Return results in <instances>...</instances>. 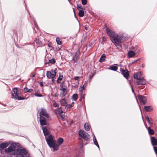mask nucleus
<instances>
[{"mask_svg": "<svg viewBox=\"0 0 157 157\" xmlns=\"http://www.w3.org/2000/svg\"><path fill=\"white\" fill-rule=\"evenodd\" d=\"M49 128L48 126L42 127V129L45 139L49 146L53 148L52 151H55L58 150V146L55 144V141L53 137L51 135L47 136L49 133Z\"/></svg>", "mask_w": 157, "mask_h": 157, "instance_id": "1", "label": "nucleus"}, {"mask_svg": "<svg viewBox=\"0 0 157 157\" xmlns=\"http://www.w3.org/2000/svg\"><path fill=\"white\" fill-rule=\"evenodd\" d=\"M106 31L107 34L109 36L113 42H118V39L119 38L118 35L113 31L108 28L106 29Z\"/></svg>", "mask_w": 157, "mask_h": 157, "instance_id": "2", "label": "nucleus"}, {"mask_svg": "<svg viewBox=\"0 0 157 157\" xmlns=\"http://www.w3.org/2000/svg\"><path fill=\"white\" fill-rule=\"evenodd\" d=\"M9 147L5 150V152L7 153H11L12 155H15L16 153V144L12 142H11Z\"/></svg>", "mask_w": 157, "mask_h": 157, "instance_id": "3", "label": "nucleus"}, {"mask_svg": "<svg viewBox=\"0 0 157 157\" xmlns=\"http://www.w3.org/2000/svg\"><path fill=\"white\" fill-rule=\"evenodd\" d=\"M15 155L16 157H30L27 154V151L25 149H17Z\"/></svg>", "mask_w": 157, "mask_h": 157, "instance_id": "4", "label": "nucleus"}, {"mask_svg": "<svg viewBox=\"0 0 157 157\" xmlns=\"http://www.w3.org/2000/svg\"><path fill=\"white\" fill-rule=\"evenodd\" d=\"M20 94L17 92V88L13 89L12 92V98L15 100H23L24 98H22L20 96Z\"/></svg>", "mask_w": 157, "mask_h": 157, "instance_id": "5", "label": "nucleus"}, {"mask_svg": "<svg viewBox=\"0 0 157 157\" xmlns=\"http://www.w3.org/2000/svg\"><path fill=\"white\" fill-rule=\"evenodd\" d=\"M79 135L86 140H88L89 139L88 134L83 130H81L79 131Z\"/></svg>", "mask_w": 157, "mask_h": 157, "instance_id": "6", "label": "nucleus"}, {"mask_svg": "<svg viewBox=\"0 0 157 157\" xmlns=\"http://www.w3.org/2000/svg\"><path fill=\"white\" fill-rule=\"evenodd\" d=\"M56 72L55 70H52L51 71H48L46 75L47 77L49 78H53L56 75Z\"/></svg>", "mask_w": 157, "mask_h": 157, "instance_id": "7", "label": "nucleus"}, {"mask_svg": "<svg viewBox=\"0 0 157 157\" xmlns=\"http://www.w3.org/2000/svg\"><path fill=\"white\" fill-rule=\"evenodd\" d=\"M39 112L40 113V116H42V115L44 116L47 117H48V115L46 113V110L44 109H42L39 110Z\"/></svg>", "mask_w": 157, "mask_h": 157, "instance_id": "8", "label": "nucleus"}, {"mask_svg": "<svg viewBox=\"0 0 157 157\" xmlns=\"http://www.w3.org/2000/svg\"><path fill=\"white\" fill-rule=\"evenodd\" d=\"M133 77L134 78L139 80L142 78V74L140 72H137L134 75Z\"/></svg>", "mask_w": 157, "mask_h": 157, "instance_id": "9", "label": "nucleus"}, {"mask_svg": "<svg viewBox=\"0 0 157 157\" xmlns=\"http://www.w3.org/2000/svg\"><path fill=\"white\" fill-rule=\"evenodd\" d=\"M11 142H9L6 143H3L0 144V147L1 149H3L7 147L9 144H10Z\"/></svg>", "mask_w": 157, "mask_h": 157, "instance_id": "10", "label": "nucleus"}, {"mask_svg": "<svg viewBox=\"0 0 157 157\" xmlns=\"http://www.w3.org/2000/svg\"><path fill=\"white\" fill-rule=\"evenodd\" d=\"M67 93L66 89L62 87L60 89V96L61 97H63Z\"/></svg>", "mask_w": 157, "mask_h": 157, "instance_id": "11", "label": "nucleus"}, {"mask_svg": "<svg viewBox=\"0 0 157 157\" xmlns=\"http://www.w3.org/2000/svg\"><path fill=\"white\" fill-rule=\"evenodd\" d=\"M151 142L153 146L157 145V139L154 137H151Z\"/></svg>", "mask_w": 157, "mask_h": 157, "instance_id": "12", "label": "nucleus"}, {"mask_svg": "<svg viewBox=\"0 0 157 157\" xmlns=\"http://www.w3.org/2000/svg\"><path fill=\"white\" fill-rule=\"evenodd\" d=\"M137 85H144L146 83L145 81L143 78H142L136 81Z\"/></svg>", "mask_w": 157, "mask_h": 157, "instance_id": "13", "label": "nucleus"}, {"mask_svg": "<svg viewBox=\"0 0 157 157\" xmlns=\"http://www.w3.org/2000/svg\"><path fill=\"white\" fill-rule=\"evenodd\" d=\"M139 98L140 102L143 104H144L146 102V98L142 96H140Z\"/></svg>", "mask_w": 157, "mask_h": 157, "instance_id": "14", "label": "nucleus"}, {"mask_svg": "<svg viewBox=\"0 0 157 157\" xmlns=\"http://www.w3.org/2000/svg\"><path fill=\"white\" fill-rule=\"evenodd\" d=\"M40 121L41 125H43L46 124V121L43 117L40 116Z\"/></svg>", "mask_w": 157, "mask_h": 157, "instance_id": "15", "label": "nucleus"}, {"mask_svg": "<svg viewBox=\"0 0 157 157\" xmlns=\"http://www.w3.org/2000/svg\"><path fill=\"white\" fill-rule=\"evenodd\" d=\"M118 42L113 43L115 44V45L118 49H121V46L119 44L120 43L121 40L119 38L118 39Z\"/></svg>", "mask_w": 157, "mask_h": 157, "instance_id": "16", "label": "nucleus"}, {"mask_svg": "<svg viewBox=\"0 0 157 157\" xmlns=\"http://www.w3.org/2000/svg\"><path fill=\"white\" fill-rule=\"evenodd\" d=\"M54 140L55 141V144H56L57 145V146H58V147H59V146L61 144L63 141V140L62 138H59L57 140V142H58V144H57L56 143V141L54 139Z\"/></svg>", "mask_w": 157, "mask_h": 157, "instance_id": "17", "label": "nucleus"}, {"mask_svg": "<svg viewBox=\"0 0 157 157\" xmlns=\"http://www.w3.org/2000/svg\"><path fill=\"white\" fill-rule=\"evenodd\" d=\"M60 102L61 105L62 106H65L67 105V103L66 101L65 98L62 99L60 101Z\"/></svg>", "mask_w": 157, "mask_h": 157, "instance_id": "18", "label": "nucleus"}, {"mask_svg": "<svg viewBox=\"0 0 157 157\" xmlns=\"http://www.w3.org/2000/svg\"><path fill=\"white\" fill-rule=\"evenodd\" d=\"M148 132L149 134L151 135H153L155 133L154 131L150 127H148Z\"/></svg>", "mask_w": 157, "mask_h": 157, "instance_id": "19", "label": "nucleus"}, {"mask_svg": "<svg viewBox=\"0 0 157 157\" xmlns=\"http://www.w3.org/2000/svg\"><path fill=\"white\" fill-rule=\"evenodd\" d=\"M123 75L125 78H127L128 75V72L127 70H123L122 71Z\"/></svg>", "mask_w": 157, "mask_h": 157, "instance_id": "20", "label": "nucleus"}, {"mask_svg": "<svg viewBox=\"0 0 157 157\" xmlns=\"http://www.w3.org/2000/svg\"><path fill=\"white\" fill-rule=\"evenodd\" d=\"M128 56L129 57H132L135 55V53L132 51H130L128 52Z\"/></svg>", "mask_w": 157, "mask_h": 157, "instance_id": "21", "label": "nucleus"}, {"mask_svg": "<svg viewBox=\"0 0 157 157\" xmlns=\"http://www.w3.org/2000/svg\"><path fill=\"white\" fill-rule=\"evenodd\" d=\"M105 54H103L100 58L99 62L101 63L104 62L105 60Z\"/></svg>", "mask_w": 157, "mask_h": 157, "instance_id": "22", "label": "nucleus"}, {"mask_svg": "<svg viewBox=\"0 0 157 157\" xmlns=\"http://www.w3.org/2000/svg\"><path fill=\"white\" fill-rule=\"evenodd\" d=\"M109 69L114 71H116L117 69V66H111L109 67Z\"/></svg>", "mask_w": 157, "mask_h": 157, "instance_id": "23", "label": "nucleus"}, {"mask_svg": "<svg viewBox=\"0 0 157 157\" xmlns=\"http://www.w3.org/2000/svg\"><path fill=\"white\" fill-rule=\"evenodd\" d=\"M78 54L77 53H76L75 54V55L73 58V61L74 62H76L77 60L78 59Z\"/></svg>", "mask_w": 157, "mask_h": 157, "instance_id": "24", "label": "nucleus"}, {"mask_svg": "<svg viewBox=\"0 0 157 157\" xmlns=\"http://www.w3.org/2000/svg\"><path fill=\"white\" fill-rule=\"evenodd\" d=\"M25 92H32L33 91V89H29L27 88H25L24 89Z\"/></svg>", "mask_w": 157, "mask_h": 157, "instance_id": "25", "label": "nucleus"}, {"mask_svg": "<svg viewBox=\"0 0 157 157\" xmlns=\"http://www.w3.org/2000/svg\"><path fill=\"white\" fill-rule=\"evenodd\" d=\"M79 16L80 17H82L84 15V12L82 10H79L78 12Z\"/></svg>", "mask_w": 157, "mask_h": 157, "instance_id": "26", "label": "nucleus"}, {"mask_svg": "<svg viewBox=\"0 0 157 157\" xmlns=\"http://www.w3.org/2000/svg\"><path fill=\"white\" fill-rule=\"evenodd\" d=\"M56 40L58 44L61 45L62 44V42L60 39L59 37L56 38Z\"/></svg>", "mask_w": 157, "mask_h": 157, "instance_id": "27", "label": "nucleus"}, {"mask_svg": "<svg viewBox=\"0 0 157 157\" xmlns=\"http://www.w3.org/2000/svg\"><path fill=\"white\" fill-rule=\"evenodd\" d=\"M84 128L86 130L89 131L90 130L89 126L87 123H85Z\"/></svg>", "mask_w": 157, "mask_h": 157, "instance_id": "28", "label": "nucleus"}, {"mask_svg": "<svg viewBox=\"0 0 157 157\" xmlns=\"http://www.w3.org/2000/svg\"><path fill=\"white\" fill-rule=\"evenodd\" d=\"M55 63V60L53 59H51L49 60L48 62L46 63L45 64H47V63H49L51 64H53Z\"/></svg>", "mask_w": 157, "mask_h": 157, "instance_id": "29", "label": "nucleus"}, {"mask_svg": "<svg viewBox=\"0 0 157 157\" xmlns=\"http://www.w3.org/2000/svg\"><path fill=\"white\" fill-rule=\"evenodd\" d=\"M57 113H58L59 114L60 113H63V112L61 109V108H59L56 110Z\"/></svg>", "mask_w": 157, "mask_h": 157, "instance_id": "30", "label": "nucleus"}, {"mask_svg": "<svg viewBox=\"0 0 157 157\" xmlns=\"http://www.w3.org/2000/svg\"><path fill=\"white\" fill-rule=\"evenodd\" d=\"M93 141H94V144L96 145L98 147V148L99 149V146L98 144V142L97 141V140L95 138L94 140H93Z\"/></svg>", "mask_w": 157, "mask_h": 157, "instance_id": "31", "label": "nucleus"}, {"mask_svg": "<svg viewBox=\"0 0 157 157\" xmlns=\"http://www.w3.org/2000/svg\"><path fill=\"white\" fill-rule=\"evenodd\" d=\"M148 123L150 124H153L152 120L151 118H150L148 117Z\"/></svg>", "mask_w": 157, "mask_h": 157, "instance_id": "32", "label": "nucleus"}, {"mask_svg": "<svg viewBox=\"0 0 157 157\" xmlns=\"http://www.w3.org/2000/svg\"><path fill=\"white\" fill-rule=\"evenodd\" d=\"M63 77L62 75H60L59 76L58 78L57 79V82L58 83H59L60 82Z\"/></svg>", "mask_w": 157, "mask_h": 157, "instance_id": "33", "label": "nucleus"}, {"mask_svg": "<svg viewBox=\"0 0 157 157\" xmlns=\"http://www.w3.org/2000/svg\"><path fill=\"white\" fill-rule=\"evenodd\" d=\"M78 98V95L76 94H74L73 95L72 98L75 101Z\"/></svg>", "mask_w": 157, "mask_h": 157, "instance_id": "34", "label": "nucleus"}, {"mask_svg": "<svg viewBox=\"0 0 157 157\" xmlns=\"http://www.w3.org/2000/svg\"><path fill=\"white\" fill-rule=\"evenodd\" d=\"M153 110V108L152 106H148V112L149 111H151Z\"/></svg>", "mask_w": 157, "mask_h": 157, "instance_id": "35", "label": "nucleus"}, {"mask_svg": "<svg viewBox=\"0 0 157 157\" xmlns=\"http://www.w3.org/2000/svg\"><path fill=\"white\" fill-rule=\"evenodd\" d=\"M59 115L62 119L64 118L65 117V113H64L63 112V113H60V114H59Z\"/></svg>", "mask_w": 157, "mask_h": 157, "instance_id": "36", "label": "nucleus"}, {"mask_svg": "<svg viewBox=\"0 0 157 157\" xmlns=\"http://www.w3.org/2000/svg\"><path fill=\"white\" fill-rule=\"evenodd\" d=\"M85 87L84 86H81L79 88V90L80 91L82 92L83 90H84Z\"/></svg>", "mask_w": 157, "mask_h": 157, "instance_id": "37", "label": "nucleus"}, {"mask_svg": "<svg viewBox=\"0 0 157 157\" xmlns=\"http://www.w3.org/2000/svg\"><path fill=\"white\" fill-rule=\"evenodd\" d=\"M66 107H65V108H67V109H70L72 107V105H68L67 104V105H66Z\"/></svg>", "mask_w": 157, "mask_h": 157, "instance_id": "38", "label": "nucleus"}, {"mask_svg": "<svg viewBox=\"0 0 157 157\" xmlns=\"http://www.w3.org/2000/svg\"><path fill=\"white\" fill-rule=\"evenodd\" d=\"M53 105L55 107H58L59 106V104L55 101L53 102Z\"/></svg>", "mask_w": 157, "mask_h": 157, "instance_id": "39", "label": "nucleus"}, {"mask_svg": "<svg viewBox=\"0 0 157 157\" xmlns=\"http://www.w3.org/2000/svg\"><path fill=\"white\" fill-rule=\"evenodd\" d=\"M153 149H154V151L155 153L157 155V147H156V146H154L153 147Z\"/></svg>", "mask_w": 157, "mask_h": 157, "instance_id": "40", "label": "nucleus"}, {"mask_svg": "<svg viewBox=\"0 0 157 157\" xmlns=\"http://www.w3.org/2000/svg\"><path fill=\"white\" fill-rule=\"evenodd\" d=\"M35 95L37 97H41L42 96V95L41 94H38L37 93H35Z\"/></svg>", "mask_w": 157, "mask_h": 157, "instance_id": "41", "label": "nucleus"}, {"mask_svg": "<svg viewBox=\"0 0 157 157\" xmlns=\"http://www.w3.org/2000/svg\"><path fill=\"white\" fill-rule=\"evenodd\" d=\"M82 4L83 5H86L87 3V1H81Z\"/></svg>", "mask_w": 157, "mask_h": 157, "instance_id": "42", "label": "nucleus"}, {"mask_svg": "<svg viewBox=\"0 0 157 157\" xmlns=\"http://www.w3.org/2000/svg\"><path fill=\"white\" fill-rule=\"evenodd\" d=\"M79 78H80L78 76H75L74 77V79L75 80H79Z\"/></svg>", "mask_w": 157, "mask_h": 157, "instance_id": "43", "label": "nucleus"}, {"mask_svg": "<svg viewBox=\"0 0 157 157\" xmlns=\"http://www.w3.org/2000/svg\"><path fill=\"white\" fill-rule=\"evenodd\" d=\"M77 8L78 10H79L80 9H81V5H78L77 6Z\"/></svg>", "mask_w": 157, "mask_h": 157, "instance_id": "44", "label": "nucleus"}, {"mask_svg": "<svg viewBox=\"0 0 157 157\" xmlns=\"http://www.w3.org/2000/svg\"><path fill=\"white\" fill-rule=\"evenodd\" d=\"M36 42L37 44H42V42L41 41H40L39 40H36Z\"/></svg>", "mask_w": 157, "mask_h": 157, "instance_id": "45", "label": "nucleus"}, {"mask_svg": "<svg viewBox=\"0 0 157 157\" xmlns=\"http://www.w3.org/2000/svg\"><path fill=\"white\" fill-rule=\"evenodd\" d=\"M102 40L104 41H105L106 40V38L105 37H103L102 38Z\"/></svg>", "mask_w": 157, "mask_h": 157, "instance_id": "46", "label": "nucleus"}, {"mask_svg": "<svg viewBox=\"0 0 157 157\" xmlns=\"http://www.w3.org/2000/svg\"><path fill=\"white\" fill-rule=\"evenodd\" d=\"M144 109H145L146 111H147V107L145 106L144 107Z\"/></svg>", "mask_w": 157, "mask_h": 157, "instance_id": "47", "label": "nucleus"}, {"mask_svg": "<svg viewBox=\"0 0 157 157\" xmlns=\"http://www.w3.org/2000/svg\"><path fill=\"white\" fill-rule=\"evenodd\" d=\"M40 84L41 86H43V83L41 82H40Z\"/></svg>", "mask_w": 157, "mask_h": 157, "instance_id": "48", "label": "nucleus"}, {"mask_svg": "<svg viewBox=\"0 0 157 157\" xmlns=\"http://www.w3.org/2000/svg\"><path fill=\"white\" fill-rule=\"evenodd\" d=\"M74 104V103L73 102H72V103H71V105H72V106H73Z\"/></svg>", "mask_w": 157, "mask_h": 157, "instance_id": "49", "label": "nucleus"}, {"mask_svg": "<svg viewBox=\"0 0 157 157\" xmlns=\"http://www.w3.org/2000/svg\"><path fill=\"white\" fill-rule=\"evenodd\" d=\"M32 76L33 77H34L35 76V75H32Z\"/></svg>", "mask_w": 157, "mask_h": 157, "instance_id": "50", "label": "nucleus"}, {"mask_svg": "<svg viewBox=\"0 0 157 157\" xmlns=\"http://www.w3.org/2000/svg\"><path fill=\"white\" fill-rule=\"evenodd\" d=\"M52 81L53 82L54 81V79H53V78H52Z\"/></svg>", "mask_w": 157, "mask_h": 157, "instance_id": "51", "label": "nucleus"}, {"mask_svg": "<svg viewBox=\"0 0 157 157\" xmlns=\"http://www.w3.org/2000/svg\"><path fill=\"white\" fill-rule=\"evenodd\" d=\"M146 117V119H147V117Z\"/></svg>", "mask_w": 157, "mask_h": 157, "instance_id": "52", "label": "nucleus"}, {"mask_svg": "<svg viewBox=\"0 0 157 157\" xmlns=\"http://www.w3.org/2000/svg\"><path fill=\"white\" fill-rule=\"evenodd\" d=\"M48 46L49 47H50V45H48Z\"/></svg>", "mask_w": 157, "mask_h": 157, "instance_id": "53", "label": "nucleus"}, {"mask_svg": "<svg viewBox=\"0 0 157 157\" xmlns=\"http://www.w3.org/2000/svg\"><path fill=\"white\" fill-rule=\"evenodd\" d=\"M132 91H133V90L132 89Z\"/></svg>", "mask_w": 157, "mask_h": 157, "instance_id": "54", "label": "nucleus"}]
</instances>
